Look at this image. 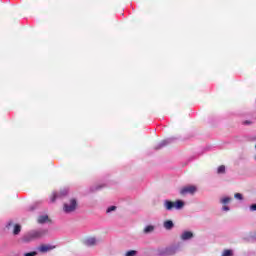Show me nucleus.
<instances>
[{
	"mask_svg": "<svg viewBox=\"0 0 256 256\" xmlns=\"http://www.w3.org/2000/svg\"><path fill=\"white\" fill-rule=\"evenodd\" d=\"M77 209V200L71 199L69 204H64L65 213H73Z\"/></svg>",
	"mask_w": 256,
	"mask_h": 256,
	"instance_id": "nucleus-4",
	"label": "nucleus"
},
{
	"mask_svg": "<svg viewBox=\"0 0 256 256\" xmlns=\"http://www.w3.org/2000/svg\"><path fill=\"white\" fill-rule=\"evenodd\" d=\"M164 227L170 231V229H172L174 227L173 221L171 220H167L164 222Z\"/></svg>",
	"mask_w": 256,
	"mask_h": 256,
	"instance_id": "nucleus-11",
	"label": "nucleus"
},
{
	"mask_svg": "<svg viewBox=\"0 0 256 256\" xmlns=\"http://www.w3.org/2000/svg\"><path fill=\"white\" fill-rule=\"evenodd\" d=\"M115 209H117L116 206H110V207H108V209L106 210V213H111L112 211H115Z\"/></svg>",
	"mask_w": 256,
	"mask_h": 256,
	"instance_id": "nucleus-20",
	"label": "nucleus"
},
{
	"mask_svg": "<svg viewBox=\"0 0 256 256\" xmlns=\"http://www.w3.org/2000/svg\"><path fill=\"white\" fill-rule=\"evenodd\" d=\"M85 245H87L88 247H92V245H96L97 243V239L91 237V238H87L85 241H84Z\"/></svg>",
	"mask_w": 256,
	"mask_h": 256,
	"instance_id": "nucleus-10",
	"label": "nucleus"
},
{
	"mask_svg": "<svg viewBox=\"0 0 256 256\" xmlns=\"http://www.w3.org/2000/svg\"><path fill=\"white\" fill-rule=\"evenodd\" d=\"M197 192V187L193 185L185 186L180 190L182 195H194Z\"/></svg>",
	"mask_w": 256,
	"mask_h": 256,
	"instance_id": "nucleus-5",
	"label": "nucleus"
},
{
	"mask_svg": "<svg viewBox=\"0 0 256 256\" xmlns=\"http://www.w3.org/2000/svg\"><path fill=\"white\" fill-rule=\"evenodd\" d=\"M135 255H137V251H135V250H130V251H128V252L126 253L125 256H135Z\"/></svg>",
	"mask_w": 256,
	"mask_h": 256,
	"instance_id": "nucleus-19",
	"label": "nucleus"
},
{
	"mask_svg": "<svg viewBox=\"0 0 256 256\" xmlns=\"http://www.w3.org/2000/svg\"><path fill=\"white\" fill-rule=\"evenodd\" d=\"M177 253V247L172 246L168 247L162 250H158L159 256H169V255H175Z\"/></svg>",
	"mask_w": 256,
	"mask_h": 256,
	"instance_id": "nucleus-3",
	"label": "nucleus"
},
{
	"mask_svg": "<svg viewBox=\"0 0 256 256\" xmlns=\"http://www.w3.org/2000/svg\"><path fill=\"white\" fill-rule=\"evenodd\" d=\"M52 249H55V247L49 246V245H42V246L38 247V251H40V253H47L48 251H51Z\"/></svg>",
	"mask_w": 256,
	"mask_h": 256,
	"instance_id": "nucleus-9",
	"label": "nucleus"
},
{
	"mask_svg": "<svg viewBox=\"0 0 256 256\" xmlns=\"http://www.w3.org/2000/svg\"><path fill=\"white\" fill-rule=\"evenodd\" d=\"M155 230V227L153 225L146 226L144 229V233H151Z\"/></svg>",
	"mask_w": 256,
	"mask_h": 256,
	"instance_id": "nucleus-15",
	"label": "nucleus"
},
{
	"mask_svg": "<svg viewBox=\"0 0 256 256\" xmlns=\"http://www.w3.org/2000/svg\"><path fill=\"white\" fill-rule=\"evenodd\" d=\"M217 173H218V174L225 173V166H224V165L219 166V167H218V170H217Z\"/></svg>",
	"mask_w": 256,
	"mask_h": 256,
	"instance_id": "nucleus-17",
	"label": "nucleus"
},
{
	"mask_svg": "<svg viewBox=\"0 0 256 256\" xmlns=\"http://www.w3.org/2000/svg\"><path fill=\"white\" fill-rule=\"evenodd\" d=\"M220 203H222V205H227L231 203V197L227 196V197L221 198Z\"/></svg>",
	"mask_w": 256,
	"mask_h": 256,
	"instance_id": "nucleus-12",
	"label": "nucleus"
},
{
	"mask_svg": "<svg viewBox=\"0 0 256 256\" xmlns=\"http://www.w3.org/2000/svg\"><path fill=\"white\" fill-rule=\"evenodd\" d=\"M222 256H233V250H225Z\"/></svg>",
	"mask_w": 256,
	"mask_h": 256,
	"instance_id": "nucleus-16",
	"label": "nucleus"
},
{
	"mask_svg": "<svg viewBox=\"0 0 256 256\" xmlns=\"http://www.w3.org/2000/svg\"><path fill=\"white\" fill-rule=\"evenodd\" d=\"M173 141V138H167L165 140H163L162 142L159 143V145L156 146V150L159 149H163V147H167V145H169V143H171Z\"/></svg>",
	"mask_w": 256,
	"mask_h": 256,
	"instance_id": "nucleus-8",
	"label": "nucleus"
},
{
	"mask_svg": "<svg viewBox=\"0 0 256 256\" xmlns=\"http://www.w3.org/2000/svg\"><path fill=\"white\" fill-rule=\"evenodd\" d=\"M185 207V202L182 200H177L176 202L165 200L164 201V208L166 211H172L173 209H183Z\"/></svg>",
	"mask_w": 256,
	"mask_h": 256,
	"instance_id": "nucleus-2",
	"label": "nucleus"
},
{
	"mask_svg": "<svg viewBox=\"0 0 256 256\" xmlns=\"http://www.w3.org/2000/svg\"><path fill=\"white\" fill-rule=\"evenodd\" d=\"M11 225H12V223L9 222L8 225H7L8 229H9V227H11Z\"/></svg>",
	"mask_w": 256,
	"mask_h": 256,
	"instance_id": "nucleus-24",
	"label": "nucleus"
},
{
	"mask_svg": "<svg viewBox=\"0 0 256 256\" xmlns=\"http://www.w3.org/2000/svg\"><path fill=\"white\" fill-rule=\"evenodd\" d=\"M244 125H249V121H245V122H244Z\"/></svg>",
	"mask_w": 256,
	"mask_h": 256,
	"instance_id": "nucleus-25",
	"label": "nucleus"
},
{
	"mask_svg": "<svg viewBox=\"0 0 256 256\" xmlns=\"http://www.w3.org/2000/svg\"><path fill=\"white\" fill-rule=\"evenodd\" d=\"M99 189H101V186H98V187L96 188V190H99Z\"/></svg>",
	"mask_w": 256,
	"mask_h": 256,
	"instance_id": "nucleus-26",
	"label": "nucleus"
},
{
	"mask_svg": "<svg viewBox=\"0 0 256 256\" xmlns=\"http://www.w3.org/2000/svg\"><path fill=\"white\" fill-rule=\"evenodd\" d=\"M234 197H235V199H238L239 201H243V194H241V193H236L234 195Z\"/></svg>",
	"mask_w": 256,
	"mask_h": 256,
	"instance_id": "nucleus-18",
	"label": "nucleus"
},
{
	"mask_svg": "<svg viewBox=\"0 0 256 256\" xmlns=\"http://www.w3.org/2000/svg\"><path fill=\"white\" fill-rule=\"evenodd\" d=\"M67 193H69V189L65 188L60 192H54L52 194V197L50 198L51 203H55V201H57V199L61 198V197H65V195H67Z\"/></svg>",
	"mask_w": 256,
	"mask_h": 256,
	"instance_id": "nucleus-6",
	"label": "nucleus"
},
{
	"mask_svg": "<svg viewBox=\"0 0 256 256\" xmlns=\"http://www.w3.org/2000/svg\"><path fill=\"white\" fill-rule=\"evenodd\" d=\"M19 233H21V225L16 224L14 226V235H19Z\"/></svg>",
	"mask_w": 256,
	"mask_h": 256,
	"instance_id": "nucleus-14",
	"label": "nucleus"
},
{
	"mask_svg": "<svg viewBox=\"0 0 256 256\" xmlns=\"http://www.w3.org/2000/svg\"><path fill=\"white\" fill-rule=\"evenodd\" d=\"M250 211H256V204H252L250 206Z\"/></svg>",
	"mask_w": 256,
	"mask_h": 256,
	"instance_id": "nucleus-22",
	"label": "nucleus"
},
{
	"mask_svg": "<svg viewBox=\"0 0 256 256\" xmlns=\"http://www.w3.org/2000/svg\"><path fill=\"white\" fill-rule=\"evenodd\" d=\"M180 239H182V241H189V239H193V232L191 231L182 232Z\"/></svg>",
	"mask_w": 256,
	"mask_h": 256,
	"instance_id": "nucleus-7",
	"label": "nucleus"
},
{
	"mask_svg": "<svg viewBox=\"0 0 256 256\" xmlns=\"http://www.w3.org/2000/svg\"><path fill=\"white\" fill-rule=\"evenodd\" d=\"M49 219V216L47 215H42L38 218V223H46Z\"/></svg>",
	"mask_w": 256,
	"mask_h": 256,
	"instance_id": "nucleus-13",
	"label": "nucleus"
},
{
	"mask_svg": "<svg viewBox=\"0 0 256 256\" xmlns=\"http://www.w3.org/2000/svg\"><path fill=\"white\" fill-rule=\"evenodd\" d=\"M37 255V252L36 251H33V252H28V253H25L24 256H36Z\"/></svg>",
	"mask_w": 256,
	"mask_h": 256,
	"instance_id": "nucleus-21",
	"label": "nucleus"
},
{
	"mask_svg": "<svg viewBox=\"0 0 256 256\" xmlns=\"http://www.w3.org/2000/svg\"><path fill=\"white\" fill-rule=\"evenodd\" d=\"M229 210H230L229 206H223L222 207V211H229Z\"/></svg>",
	"mask_w": 256,
	"mask_h": 256,
	"instance_id": "nucleus-23",
	"label": "nucleus"
},
{
	"mask_svg": "<svg viewBox=\"0 0 256 256\" xmlns=\"http://www.w3.org/2000/svg\"><path fill=\"white\" fill-rule=\"evenodd\" d=\"M45 233H47V231L43 230V229L32 230V231L26 233L22 239L26 243H29V241H35V239H41V237H43V235H45Z\"/></svg>",
	"mask_w": 256,
	"mask_h": 256,
	"instance_id": "nucleus-1",
	"label": "nucleus"
}]
</instances>
